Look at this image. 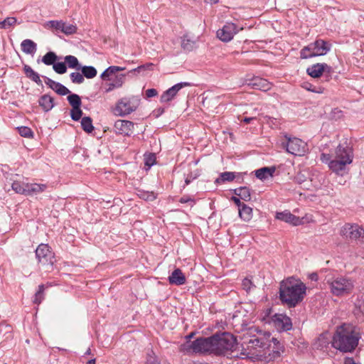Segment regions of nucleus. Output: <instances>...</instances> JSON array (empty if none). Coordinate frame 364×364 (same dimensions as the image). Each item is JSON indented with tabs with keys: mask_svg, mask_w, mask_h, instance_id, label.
Wrapping results in <instances>:
<instances>
[{
	"mask_svg": "<svg viewBox=\"0 0 364 364\" xmlns=\"http://www.w3.org/2000/svg\"><path fill=\"white\" fill-rule=\"evenodd\" d=\"M240 346H238L237 339L232 334L227 332L212 336L213 353L215 355H228L235 353V357L249 358L253 361L268 363L280 356L279 350H274L266 355L261 353V349L267 346V338L262 330L252 326L242 331L240 336Z\"/></svg>",
	"mask_w": 364,
	"mask_h": 364,
	"instance_id": "nucleus-1",
	"label": "nucleus"
},
{
	"mask_svg": "<svg viewBox=\"0 0 364 364\" xmlns=\"http://www.w3.org/2000/svg\"><path fill=\"white\" fill-rule=\"evenodd\" d=\"M353 152L346 143L339 144L331 154L322 153L321 160L328 165L329 168L337 174H342L346 166L353 162Z\"/></svg>",
	"mask_w": 364,
	"mask_h": 364,
	"instance_id": "nucleus-2",
	"label": "nucleus"
},
{
	"mask_svg": "<svg viewBox=\"0 0 364 364\" xmlns=\"http://www.w3.org/2000/svg\"><path fill=\"white\" fill-rule=\"evenodd\" d=\"M306 287L304 283L293 278L281 282L279 297L289 307L295 306L301 301L306 294Z\"/></svg>",
	"mask_w": 364,
	"mask_h": 364,
	"instance_id": "nucleus-3",
	"label": "nucleus"
},
{
	"mask_svg": "<svg viewBox=\"0 0 364 364\" xmlns=\"http://www.w3.org/2000/svg\"><path fill=\"white\" fill-rule=\"evenodd\" d=\"M359 337L350 325L343 324L337 328L332 346L343 351L351 352L358 346Z\"/></svg>",
	"mask_w": 364,
	"mask_h": 364,
	"instance_id": "nucleus-4",
	"label": "nucleus"
},
{
	"mask_svg": "<svg viewBox=\"0 0 364 364\" xmlns=\"http://www.w3.org/2000/svg\"><path fill=\"white\" fill-rule=\"evenodd\" d=\"M331 293L336 296L350 294L354 288V280L344 276L328 274L325 277Z\"/></svg>",
	"mask_w": 364,
	"mask_h": 364,
	"instance_id": "nucleus-5",
	"label": "nucleus"
},
{
	"mask_svg": "<svg viewBox=\"0 0 364 364\" xmlns=\"http://www.w3.org/2000/svg\"><path fill=\"white\" fill-rule=\"evenodd\" d=\"M212 336L200 337L195 341H186L180 346V351L187 355L213 353Z\"/></svg>",
	"mask_w": 364,
	"mask_h": 364,
	"instance_id": "nucleus-6",
	"label": "nucleus"
},
{
	"mask_svg": "<svg viewBox=\"0 0 364 364\" xmlns=\"http://www.w3.org/2000/svg\"><path fill=\"white\" fill-rule=\"evenodd\" d=\"M331 48V45L322 39L316 40L314 42L304 46L300 50V58L308 59L316 56L325 55Z\"/></svg>",
	"mask_w": 364,
	"mask_h": 364,
	"instance_id": "nucleus-7",
	"label": "nucleus"
},
{
	"mask_svg": "<svg viewBox=\"0 0 364 364\" xmlns=\"http://www.w3.org/2000/svg\"><path fill=\"white\" fill-rule=\"evenodd\" d=\"M282 146L286 151L294 156H303L307 150V144L301 139L296 137L284 136V140L282 141Z\"/></svg>",
	"mask_w": 364,
	"mask_h": 364,
	"instance_id": "nucleus-8",
	"label": "nucleus"
},
{
	"mask_svg": "<svg viewBox=\"0 0 364 364\" xmlns=\"http://www.w3.org/2000/svg\"><path fill=\"white\" fill-rule=\"evenodd\" d=\"M139 105V100L137 97H124L117 102L114 112L116 115L124 117L134 112Z\"/></svg>",
	"mask_w": 364,
	"mask_h": 364,
	"instance_id": "nucleus-9",
	"label": "nucleus"
},
{
	"mask_svg": "<svg viewBox=\"0 0 364 364\" xmlns=\"http://www.w3.org/2000/svg\"><path fill=\"white\" fill-rule=\"evenodd\" d=\"M341 235L346 239L355 240L360 239L363 241L364 229L356 224H346L341 230Z\"/></svg>",
	"mask_w": 364,
	"mask_h": 364,
	"instance_id": "nucleus-10",
	"label": "nucleus"
},
{
	"mask_svg": "<svg viewBox=\"0 0 364 364\" xmlns=\"http://www.w3.org/2000/svg\"><path fill=\"white\" fill-rule=\"evenodd\" d=\"M276 218L295 226L302 225L305 222L309 223L312 221L311 217H308L306 215V217L300 218L299 217L291 214L289 210L277 213Z\"/></svg>",
	"mask_w": 364,
	"mask_h": 364,
	"instance_id": "nucleus-11",
	"label": "nucleus"
},
{
	"mask_svg": "<svg viewBox=\"0 0 364 364\" xmlns=\"http://www.w3.org/2000/svg\"><path fill=\"white\" fill-rule=\"evenodd\" d=\"M242 28H238L233 23H227L221 29L217 31V36L223 42L230 41L234 36Z\"/></svg>",
	"mask_w": 364,
	"mask_h": 364,
	"instance_id": "nucleus-12",
	"label": "nucleus"
},
{
	"mask_svg": "<svg viewBox=\"0 0 364 364\" xmlns=\"http://www.w3.org/2000/svg\"><path fill=\"white\" fill-rule=\"evenodd\" d=\"M270 323L279 331H287L291 328L292 323L289 317L283 314H276L272 318Z\"/></svg>",
	"mask_w": 364,
	"mask_h": 364,
	"instance_id": "nucleus-13",
	"label": "nucleus"
},
{
	"mask_svg": "<svg viewBox=\"0 0 364 364\" xmlns=\"http://www.w3.org/2000/svg\"><path fill=\"white\" fill-rule=\"evenodd\" d=\"M333 336L328 332L321 333L314 343V347L316 350L327 351L328 348L333 347Z\"/></svg>",
	"mask_w": 364,
	"mask_h": 364,
	"instance_id": "nucleus-14",
	"label": "nucleus"
},
{
	"mask_svg": "<svg viewBox=\"0 0 364 364\" xmlns=\"http://www.w3.org/2000/svg\"><path fill=\"white\" fill-rule=\"evenodd\" d=\"M189 85H190V83L186 82H179V83L174 85L173 86H172L171 87H170L169 89L166 90L161 95V99H160L161 102H168L171 101L176 97V94L181 89H182L184 87L189 86Z\"/></svg>",
	"mask_w": 364,
	"mask_h": 364,
	"instance_id": "nucleus-15",
	"label": "nucleus"
},
{
	"mask_svg": "<svg viewBox=\"0 0 364 364\" xmlns=\"http://www.w3.org/2000/svg\"><path fill=\"white\" fill-rule=\"evenodd\" d=\"M36 256L41 263L52 262L53 253L48 245L41 244L36 250Z\"/></svg>",
	"mask_w": 364,
	"mask_h": 364,
	"instance_id": "nucleus-16",
	"label": "nucleus"
},
{
	"mask_svg": "<svg viewBox=\"0 0 364 364\" xmlns=\"http://www.w3.org/2000/svg\"><path fill=\"white\" fill-rule=\"evenodd\" d=\"M331 68L326 63H316L306 69V73L314 78H318L322 75L323 73H331Z\"/></svg>",
	"mask_w": 364,
	"mask_h": 364,
	"instance_id": "nucleus-17",
	"label": "nucleus"
},
{
	"mask_svg": "<svg viewBox=\"0 0 364 364\" xmlns=\"http://www.w3.org/2000/svg\"><path fill=\"white\" fill-rule=\"evenodd\" d=\"M134 126L131 121L119 119L115 122L114 127L116 133L129 136L133 132Z\"/></svg>",
	"mask_w": 364,
	"mask_h": 364,
	"instance_id": "nucleus-18",
	"label": "nucleus"
},
{
	"mask_svg": "<svg viewBox=\"0 0 364 364\" xmlns=\"http://www.w3.org/2000/svg\"><path fill=\"white\" fill-rule=\"evenodd\" d=\"M246 84L252 89L259 90L264 92L268 91L271 89L272 85L266 79L259 77H255Z\"/></svg>",
	"mask_w": 364,
	"mask_h": 364,
	"instance_id": "nucleus-19",
	"label": "nucleus"
},
{
	"mask_svg": "<svg viewBox=\"0 0 364 364\" xmlns=\"http://www.w3.org/2000/svg\"><path fill=\"white\" fill-rule=\"evenodd\" d=\"M241 176V173H235L231 171L223 172L220 174L219 177L215 179V183L220 184L225 182H231L235 179H236L237 181L240 182V180L242 179Z\"/></svg>",
	"mask_w": 364,
	"mask_h": 364,
	"instance_id": "nucleus-20",
	"label": "nucleus"
},
{
	"mask_svg": "<svg viewBox=\"0 0 364 364\" xmlns=\"http://www.w3.org/2000/svg\"><path fill=\"white\" fill-rule=\"evenodd\" d=\"M168 280L171 284L181 286L186 283V278L182 271L177 268L168 276Z\"/></svg>",
	"mask_w": 364,
	"mask_h": 364,
	"instance_id": "nucleus-21",
	"label": "nucleus"
},
{
	"mask_svg": "<svg viewBox=\"0 0 364 364\" xmlns=\"http://www.w3.org/2000/svg\"><path fill=\"white\" fill-rule=\"evenodd\" d=\"M26 188H27L26 196H36L44 192L47 188V186L46 184L28 183Z\"/></svg>",
	"mask_w": 364,
	"mask_h": 364,
	"instance_id": "nucleus-22",
	"label": "nucleus"
},
{
	"mask_svg": "<svg viewBox=\"0 0 364 364\" xmlns=\"http://www.w3.org/2000/svg\"><path fill=\"white\" fill-rule=\"evenodd\" d=\"M22 51L28 55H34L37 50L36 43L30 39H25L21 43Z\"/></svg>",
	"mask_w": 364,
	"mask_h": 364,
	"instance_id": "nucleus-23",
	"label": "nucleus"
},
{
	"mask_svg": "<svg viewBox=\"0 0 364 364\" xmlns=\"http://www.w3.org/2000/svg\"><path fill=\"white\" fill-rule=\"evenodd\" d=\"M23 71L28 78L35 82L38 85H43L40 75L34 71L31 66L25 65L23 66Z\"/></svg>",
	"mask_w": 364,
	"mask_h": 364,
	"instance_id": "nucleus-24",
	"label": "nucleus"
},
{
	"mask_svg": "<svg viewBox=\"0 0 364 364\" xmlns=\"http://www.w3.org/2000/svg\"><path fill=\"white\" fill-rule=\"evenodd\" d=\"M38 104L45 112H48L54 107L53 98L48 95H44L39 98Z\"/></svg>",
	"mask_w": 364,
	"mask_h": 364,
	"instance_id": "nucleus-25",
	"label": "nucleus"
},
{
	"mask_svg": "<svg viewBox=\"0 0 364 364\" xmlns=\"http://www.w3.org/2000/svg\"><path fill=\"white\" fill-rule=\"evenodd\" d=\"M234 193L243 200L249 201L251 199L250 190L246 186L235 188Z\"/></svg>",
	"mask_w": 364,
	"mask_h": 364,
	"instance_id": "nucleus-26",
	"label": "nucleus"
},
{
	"mask_svg": "<svg viewBox=\"0 0 364 364\" xmlns=\"http://www.w3.org/2000/svg\"><path fill=\"white\" fill-rule=\"evenodd\" d=\"M240 217L246 222L250 221L252 218V209L245 204H242V207L239 208Z\"/></svg>",
	"mask_w": 364,
	"mask_h": 364,
	"instance_id": "nucleus-27",
	"label": "nucleus"
},
{
	"mask_svg": "<svg viewBox=\"0 0 364 364\" xmlns=\"http://www.w3.org/2000/svg\"><path fill=\"white\" fill-rule=\"evenodd\" d=\"M274 168L263 167L255 171V176L257 178L264 180L272 176Z\"/></svg>",
	"mask_w": 364,
	"mask_h": 364,
	"instance_id": "nucleus-28",
	"label": "nucleus"
},
{
	"mask_svg": "<svg viewBox=\"0 0 364 364\" xmlns=\"http://www.w3.org/2000/svg\"><path fill=\"white\" fill-rule=\"evenodd\" d=\"M324 175L318 172H314L311 174L310 181L314 188H319L324 182Z\"/></svg>",
	"mask_w": 364,
	"mask_h": 364,
	"instance_id": "nucleus-29",
	"label": "nucleus"
},
{
	"mask_svg": "<svg viewBox=\"0 0 364 364\" xmlns=\"http://www.w3.org/2000/svg\"><path fill=\"white\" fill-rule=\"evenodd\" d=\"M181 47L184 50L191 51L196 47V41L188 35H185L181 39Z\"/></svg>",
	"mask_w": 364,
	"mask_h": 364,
	"instance_id": "nucleus-30",
	"label": "nucleus"
},
{
	"mask_svg": "<svg viewBox=\"0 0 364 364\" xmlns=\"http://www.w3.org/2000/svg\"><path fill=\"white\" fill-rule=\"evenodd\" d=\"M28 183H25L21 181H15L11 185L12 189L18 194H23L26 196V188Z\"/></svg>",
	"mask_w": 364,
	"mask_h": 364,
	"instance_id": "nucleus-31",
	"label": "nucleus"
},
{
	"mask_svg": "<svg viewBox=\"0 0 364 364\" xmlns=\"http://www.w3.org/2000/svg\"><path fill=\"white\" fill-rule=\"evenodd\" d=\"M58 59V57L54 52L49 51L43 57L42 62L46 65H53Z\"/></svg>",
	"mask_w": 364,
	"mask_h": 364,
	"instance_id": "nucleus-32",
	"label": "nucleus"
},
{
	"mask_svg": "<svg viewBox=\"0 0 364 364\" xmlns=\"http://www.w3.org/2000/svg\"><path fill=\"white\" fill-rule=\"evenodd\" d=\"M81 127L85 132L91 133L94 129L92 119L90 117H82L81 119Z\"/></svg>",
	"mask_w": 364,
	"mask_h": 364,
	"instance_id": "nucleus-33",
	"label": "nucleus"
},
{
	"mask_svg": "<svg viewBox=\"0 0 364 364\" xmlns=\"http://www.w3.org/2000/svg\"><path fill=\"white\" fill-rule=\"evenodd\" d=\"M65 63H66L70 68L79 70L80 68L77 58L74 55H66L65 57Z\"/></svg>",
	"mask_w": 364,
	"mask_h": 364,
	"instance_id": "nucleus-34",
	"label": "nucleus"
},
{
	"mask_svg": "<svg viewBox=\"0 0 364 364\" xmlns=\"http://www.w3.org/2000/svg\"><path fill=\"white\" fill-rule=\"evenodd\" d=\"M60 31L67 36L73 35L77 32V26L75 24L67 23L63 21V25L61 26Z\"/></svg>",
	"mask_w": 364,
	"mask_h": 364,
	"instance_id": "nucleus-35",
	"label": "nucleus"
},
{
	"mask_svg": "<svg viewBox=\"0 0 364 364\" xmlns=\"http://www.w3.org/2000/svg\"><path fill=\"white\" fill-rule=\"evenodd\" d=\"M83 77L92 79L97 75V70L93 66H83L81 68Z\"/></svg>",
	"mask_w": 364,
	"mask_h": 364,
	"instance_id": "nucleus-36",
	"label": "nucleus"
},
{
	"mask_svg": "<svg viewBox=\"0 0 364 364\" xmlns=\"http://www.w3.org/2000/svg\"><path fill=\"white\" fill-rule=\"evenodd\" d=\"M63 25V21L52 20L47 21L44 26L46 28L60 31L61 26Z\"/></svg>",
	"mask_w": 364,
	"mask_h": 364,
	"instance_id": "nucleus-37",
	"label": "nucleus"
},
{
	"mask_svg": "<svg viewBox=\"0 0 364 364\" xmlns=\"http://www.w3.org/2000/svg\"><path fill=\"white\" fill-rule=\"evenodd\" d=\"M51 89L60 95H66L70 92L65 86L58 82H55Z\"/></svg>",
	"mask_w": 364,
	"mask_h": 364,
	"instance_id": "nucleus-38",
	"label": "nucleus"
},
{
	"mask_svg": "<svg viewBox=\"0 0 364 364\" xmlns=\"http://www.w3.org/2000/svg\"><path fill=\"white\" fill-rule=\"evenodd\" d=\"M68 101L72 108L80 107L82 102L80 96L77 94H71L68 96Z\"/></svg>",
	"mask_w": 364,
	"mask_h": 364,
	"instance_id": "nucleus-39",
	"label": "nucleus"
},
{
	"mask_svg": "<svg viewBox=\"0 0 364 364\" xmlns=\"http://www.w3.org/2000/svg\"><path fill=\"white\" fill-rule=\"evenodd\" d=\"M137 195L140 198L148 201H152L156 198V194L153 191L139 190Z\"/></svg>",
	"mask_w": 364,
	"mask_h": 364,
	"instance_id": "nucleus-40",
	"label": "nucleus"
},
{
	"mask_svg": "<svg viewBox=\"0 0 364 364\" xmlns=\"http://www.w3.org/2000/svg\"><path fill=\"white\" fill-rule=\"evenodd\" d=\"M125 77H126L125 74L117 75L114 77L113 82L111 83V86L112 87V88L121 87L123 85V84L124 83Z\"/></svg>",
	"mask_w": 364,
	"mask_h": 364,
	"instance_id": "nucleus-41",
	"label": "nucleus"
},
{
	"mask_svg": "<svg viewBox=\"0 0 364 364\" xmlns=\"http://www.w3.org/2000/svg\"><path fill=\"white\" fill-rule=\"evenodd\" d=\"M45 289V286L43 284H41L38 287V290L36 293L33 299V303L36 304H39L44 299L43 291Z\"/></svg>",
	"mask_w": 364,
	"mask_h": 364,
	"instance_id": "nucleus-42",
	"label": "nucleus"
},
{
	"mask_svg": "<svg viewBox=\"0 0 364 364\" xmlns=\"http://www.w3.org/2000/svg\"><path fill=\"white\" fill-rule=\"evenodd\" d=\"M117 72V68H116V66H109L101 74L100 77L102 80H109V76L116 73Z\"/></svg>",
	"mask_w": 364,
	"mask_h": 364,
	"instance_id": "nucleus-43",
	"label": "nucleus"
},
{
	"mask_svg": "<svg viewBox=\"0 0 364 364\" xmlns=\"http://www.w3.org/2000/svg\"><path fill=\"white\" fill-rule=\"evenodd\" d=\"M18 131L19 134L21 136H23L26 138H33V131L28 127H18Z\"/></svg>",
	"mask_w": 364,
	"mask_h": 364,
	"instance_id": "nucleus-44",
	"label": "nucleus"
},
{
	"mask_svg": "<svg viewBox=\"0 0 364 364\" xmlns=\"http://www.w3.org/2000/svg\"><path fill=\"white\" fill-rule=\"evenodd\" d=\"M295 181L299 184H304V188L306 189H310V186L307 184L306 177L304 173L299 172L295 176Z\"/></svg>",
	"mask_w": 364,
	"mask_h": 364,
	"instance_id": "nucleus-45",
	"label": "nucleus"
},
{
	"mask_svg": "<svg viewBox=\"0 0 364 364\" xmlns=\"http://www.w3.org/2000/svg\"><path fill=\"white\" fill-rule=\"evenodd\" d=\"M70 77L72 82L75 84H81L85 80L82 73L78 72L72 73Z\"/></svg>",
	"mask_w": 364,
	"mask_h": 364,
	"instance_id": "nucleus-46",
	"label": "nucleus"
},
{
	"mask_svg": "<svg viewBox=\"0 0 364 364\" xmlns=\"http://www.w3.org/2000/svg\"><path fill=\"white\" fill-rule=\"evenodd\" d=\"M156 162V156L154 154L149 153L144 154V164L145 166L150 168Z\"/></svg>",
	"mask_w": 364,
	"mask_h": 364,
	"instance_id": "nucleus-47",
	"label": "nucleus"
},
{
	"mask_svg": "<svg viewBox=\"0 0 364 364\" xmlns=\"http://www.w3.org/2000/svg\"><path fill=\"white\" fill-rule=\"evenodd\" d=\"M16 23V18L14 17H7L3 21H0V28H7Z\"/></svg>",
	"mask_w": 364,
	"mask_h": 364,
	"instance_id": "nucleus-48",
	"label": "nucleus"
},
{
	"mask_svg": "<svg viewBox=\"0 0 364 364\" xmlns=\"http://www.w3.org/2000/svg\"><path fill=\"white\" fill-rule=\"evenodd\" d=\"M53 68L55 70V72L58 74H64L67 71L66 65L63 62L56 63L53 64Z\"/></svg>",
	"mask_w": 364,
	"mask_h": 364,
	"instance_id": "nucleus-49",
	"label": "nucleus"
},
{
	"mask_svg": "<svg viewBox=\"0 0 364 364\" xmlns=\"http://www.w3.org/2000/svg\"><path fill=\"white\" fill-rule=\"evenodd\" d=\"M145 364H160V361L152 350L147 353Z\"/></svg>",
	"mask_w": 364,
	"mask_h": 364,
	"instance_id": "nucleus-50",
	"label": "nucleus"
},
{
	"mask_svg": "<svg viewBox=\"0 0 364 364\" xmlns=\"http://www.w3.org/2000/svg\"><path fill=\"white\" fill-rule=\"evenodd\" d=\"M82 115V111L80 107L72 108L70 111V116L73 120L78 121Z\"/></svg>",
	"mask_w": 364,
	"mask_h": 364,
	"instance_id": "nucleus-51",
	"label": "nucleus"
},
{
	"mask_svg": "<svg viewBox=\"0 0 364 364\" xmlns=\"http://www.w3.org/2000/svg\"><path fill=\"white\" fill-rule=\"evenodd\" d=\"M242 286L245 291H249L253 287V284L250 279L245 278L242 280Z\"/></svg>",
	"mask_w": 364,
	"mask_h": 364,
	"instance_id": "nucleus-52",
	"label": "nucleus"
},
{
	"mask_svg": "<svg viewBox=\"0 0 364 364\" xmlns=\"http://www.w3.org/2000/svg\"><path fill=\"white\" fill-rule=\"evenodd\" d=\"M181 203H190V205L192 207L195 204V200L189 196H183L179 200Z\"/></svg>",
	"mask_w": 364,
	"mask_h": 364,
	"instance_id": "nucleus-53",
	"label": "nucleus"
},
{
	"mask_svg": "<svg viewBox=\"0 0 364 364\" xmlns=\"http://www.w3.org/2000/svg\"><path fill=\"white\" fill-rule=\"evenodd\" d=\"M304 87L309 91H311L313 92H318V93H321L322 92L321 91V89L319 88V90H316L315 87H314L311 84H306Z\"/></svg>",
	"mask_w": 364,
	"mask_h": 364,
	"instance_id": "nucleus-54",
	"label": "nucleus"
},
{
	"mask_svg": "<svg viewBox=\"0 0 364 364\" xmlns=\"http://www.w3.org/2000/svg\"><path fill=\"white\" fill-rule=\"evenodd\" d=\"M146 95L147 97H155L157 95V91L156 90L154 89V88H151V89H148L146 91Z\"/></svg>",
	"mask_w": 364,
	"mask_h": 364,
	"instance_id": "nucleus-55",
	"label": "nucleus"
},
{
	"mask_svg": "<svg viewBox=\"0 0 364 364\" xmlns=\"http://www.w3.org/2000/svg\"><path fill=\"white\" fill-rule=\"evenodd\" d=\"M45 80V83L51 89L53 87V85L55 83V81L51 80L50 78L48 77H43Z\"/></svg>",
	"mask_w": 364,
	"mask_h": 364,
	"instance_id": "nucleus-56",
	"label": "nucleus"
},
{
	"mask_svg": "<svg viewBox=\"0 0 364 364\" xmlns=\"http://www.w3.org/2000/svg\"><path fill=\"white\" fill-rule=\"evenodd\" d=\"M232 200L240 208L243 203L240 202V199L236 196L232 197Z\"/></svg>",
	"mask_w": 364,
	"mask_h": 364,
	"instance_id": "nucleus-57",
	"label": "nucleus"
},
{
	"mask_svg": "<svg viewBox=\"0 0 364 364\" xmlns=\"http://www.w3.org/2000/svg\"><path fill=\"white\" fill-rule=\"evenodd\" d=\"M356 307H358L360 312L364 313V302L363 304L362 303H360V301H358L355 303Z\"/></svg>",
	"mask_w": 364,
	"mask_h": 364,
	"instance_id": "nucleus-58",
	"label": "nucleus"
},
{
	"mask_svg": "<svg viewBox=\"0 0 364 364\" xmlns=\"http://www.w3.org/2000/svg\"><path fill=\"white\" fill-rule=\"evenodd\" d=\"M309 279L311 281L316 282L318 279V276L316 273L314 272V273H311V274H309Z\"/></svg>",
	"mask_w": 364,
	"mask_h": 364,
	"instance_id": "nucleus-59",
	"label": "nucleus"
},
{
	"mask_svg": "<svg viewBox=\"0 0 364 364\" xmlns=\"http://www.w3.org/2000/svg\"><path fill=\"white\" fill-rule=\"evenodd\" d=\"M344 364H359L355 362L352 358H346L344 361Z\"/></svg>",
	"mask_w": 364,
	"mask_h": 364,
	"instance_id": "nucleus-60",
	"label": "nucleus"
},
{
	"mask_svg": "<svg viewBox=\"0 0 364 364\" xmlns=\"http://www.w3.org/2000/svg\"><path fill=\"white\" fill-rule=\"evenodd\" d=\"M256 119V117H245L242 121L245 122V123H250L252 120L255 119Z\"/></svg>",
	"mask_w": 364,
	"mask_h": 364,
	"instance_id": "nucleus-61",
	"label": "nucleus"
},
{
	"mask_svg": "<svg viewBox=\"0 0 364 364\" xmlns=\"http://www.w3.org/2000/svg\"><path fill=\"white\" fill-rule=\"evenodd\" d=\"M143 69H144V65H141V66H139V67L130 70L129 73H135V72L139 73Z\"/></svg>",
	"mask_w": 364,
	"mask_h": 364,
	"instance_id": "nucleus-62",
	"label": "nucleus"
},
{
	"mask_svg": "<svg viewBox=\"0 0 364 364\" xmlns=\"http://www.w3.org/2000/svg\"><path fill=\"white\" fill-rule=\"evenodd\" d=\"M194 178L195 177L187 176L185 179L186 185H188Z\"/></svg>",
	"mask_w": 364,
	"mask_h": 364,
	"instance_id": "nucleus-63",
	"label": "nucleus"
},
{
	"mask_svg": "<svg viewBox=\"0 0 364 364\" xmlns=\"http://www.w3.org/2000/svg\"><path fill=\"white\" fill-rule=\"evenodd\" d=\"M193 333H191L189 335L186 336V341H191V339L193 338Z\"/></svg>",
	"mask_w": 364,
	"mask_h": 364,
	"instance_id": "nucleus-64",
	"label": "nucleus"
}]
</instances>
